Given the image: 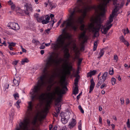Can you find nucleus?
Returning <instances> with one entry per match:
<instances>
[{"label": "nucleus", "instance_id": "nucleus-1", "mask_svg": "<svg viewBox=\"0 0 130 130\" xmlns=\"http://www.w3.org/2000/svg\"><path fill=\"white\" fill-rule=\"evenodd\" d=\"M101 3L97 8L100 11V14L95 17L92 18L91 20V23L88 26H85L86 29L83 30V32L80 35L79 39L86 42L87 39V37L85 35V33L87 30L90 32H92L95 37H97L99 35L98 31L100 28L101 29L102 32L103 34H106L108 30L112 26L110 23L113 21V18L118 13V10L120 6L119 4L116 2L117 0H113V4L115 7V8L113 11L111 15H110L108 20L105 25L104 26L101 24L103 19L104 17L105 13L106 11V8L108 4L111 1V0H101Z\"/></svg>", "mask_w": 130, "mask_h": 130}, {"label": "nucleus", "instance_id": "nucleus-2", "mask_svg": "<svg viewBox=\"0 0 130 130\" xmlns=\"http://www.w3.org/2000/svg\"><path fill=\"white\" fill-rule=\"evenodd\" d=\"M76 4L77 6L73 9L69 10L70 15L69 19L64 21L60 25L61 27L66 26L71 28L75 31L78 26L80 25V29L83 31L86 29L84 19L86 13L91 9L95 8L94 6H89L87 0H77Z\"/></svg>", "mask_w": 130, "mask_h": 130}, {"label": "nucleus", "instance_id": "nucleus-3", "mask_svg": "<svg viewBox=\"0 0 130 130\" xmlns=\"http://www.w3.org/2000/svg\"><path fill=\"white\" fill-rule=\"evenodd\" d=\"M53 57H48L46 61V64L43 71L42 75L35 86L32 91L30 92L31 99L34 100V99L43 101L45 99V93H42L43 91L47 86V83L49 84L52 83L54 80V76L53 75H50L48 70L50 66H53L60 64L63 59L53 58Z\"/></svg>", "mask_w": 130, "mask_h": 130}, {"label": "nucleus", "instance_id": "nucleus-4", "mask_svg": "<svg viewBox=\"0 0 130 130\" xmlns=\"http://www.w3.org/2000/svg\"><path fill=\"white\" fill-rule=\"evenodd\" d=\"M65 30L63 29L62 34L59 36L56 43L51 44V47L55 50L59 48L64 50V57H69L70 55L68 48L71 44V40L70 39V36L68 33L64 32Z\"/></svg>", "mask_w": 130, "mask_h": 130}, {"label": "nucleus", "instance_id": "nucleus-5", "mask_svg": "<svg viewBox=\"0 0 130 130\" xmlns=\"http://www.w3.org/2000/svg\"><path fill=\"white\" fill-rule=\"evenodd\" d=\"M62 79L63 80V81L61 82V84L62 89H61L60 87L59 86L56 87L55 89V93L59 96L56 99H55L56 105H58V103L61 102V98L62 96V95L66 93V91L68 90V89L66 85H63V83L65 80L66 76H63Z\"/></svg>", "mask_w": 130, "mask_h": 130}, {"label": "nucleus", "instance_id": "nucleus-6", "mask_svg": "<svg viewBox=\"0 0 130 130\" xmlns=\"http://www.w3.org/2000/svg\"><path fill=\"white\" fill-rule=\"evenodd\" d=\"M47 95L48 100L46 101L45 108L41 112V116L42 118H45L48 112V107L50 106V104L52 100L55 99V93L54 92H49L47 94Z\"/></svg>", "mask_w": 130, "mask_h": 130}, {"label": "nucleus", "instance_id": "nucleus-7", "mask_svg": "<svg viewBox=\"0 0 130 130\" xmlns=\"http://www.w3.org/2000/svg\"><path fill=\"white\" fill-rule=\"evenodd\" d=\"M64 61V63L63 65L64 71L66 75H69L71 74L70 70L71 69L72 67L69 66L68 63L66 61Z\"/></svg>", "mask_w": 130, "mask_h": 130}, {"label": "nucleus", "instance_id": "nucleus-8", "mask_svg": "<svg viewBox=\"0 0 130 130\" xmlns=\"http://www.w3.org/2000/svg\"><path fill=\"white\" fill-rule=\"evenodd\" d=\"M108 75V73L106 72L104 73L101 77H100V79H99V82L96 86L97 87H98L104 82L107 78Z\"/></svg>", "mask_w": 130, "mask_h": 130}, {"label": "nucleus", "instance_id": "nucleus-9", "mask_svg": "<svg viewBox=\"0 0 130 130\" xmlns=\"http://www.w3.org/2000/svg\"><path fill=\"white\" fill-rule=\"evenodd\" d=\"M72 48L73 50L75 52V54L76 57H78L79 56L80 54V51H83L84 50V47H82L80 49L79 47H77L76 45L73 43L72 46Z\"/></svg>", "mask_w": 130, "mask_h": 130}, {"label": "nucleus", "instance_id": "nucleus-10", "mask_svg": "<svg viewBox=\"0 0 130 130\" xmlns=\"http://www.w3.org/2000/svg\"><path fill=\"white\" fill-rule=\"evenodd\" d=\"M8 25V26L14 30H19L20 28L19 26L17 23L10 22L9 23Z\"/></svg>", "mask_w": 130, "mask_h": 130}, {"label": "nucleus", "instance_id": "nucleus-11", "mask_svg": "<svg viewBox=\"0 0 130 130\" xmlns=\"http://www.w3.org/2000/svg\"><path fill=\"white\" fill-rule=\"evenodd\" d=\"M25 6L26 10L25 11V13L27 15H28L29 14V11H32V10L31 5L30 4H27L25 5Z\"/></svg>", "mask_w": 130, "mask_h": 130}, {"label": "nucleus", "instance_id": "nucleus-12", "mask_svg": "<svg viewBox=\"0 0 130 130\" xmlns=\"http://www.w3.org/2000/svg\"><path fill=\"white\" fill-rule=\"evenodd\" d=\"M28 107L27 113L28 116L30 115L31 113V111L32 110V106L31 102L30 101L28 103Z\"/></svg>", "mask_w": 130, "mask_h": 130}, {"label": "nucleus", "instance_id": "nucleus-13", "mask_svg": "<svg viewBox=\"0 0 130 130\" xmlns=\"http://www.w3.org/2000/svg\"><path fill=\"white\" fill-rule=\"evenodd\" d=\"M120 39L121 42H123L127 46H128L129 45V43L127 40L125 39L123 36H121L120 38Z\"/></svg>", "mask_w": 130, "mask_h": 130}, {"label": "nucleus", "instance_id": "nucleus-14", "mask_svg": "<svg viewBox=\"0 0 130 130\" xmlns=\"http://www.w3.org/2000/svg\"><path fill=\"white\" fill-rule=\"evenodd\" d=\"M7 43L9 44L8 46L9 48L11 50L13 51V47H14L15 46L16 43L12 42H7Z\"/></svg>", "mask_w": 130, "mask_h": 130}, {"label": "nucleus", "instance_id": "nucleus-15", "mask_svg": "<svg viewBox=\"0 0 130 130\" xmlns=\"http://www.w3.org/2000/svg\"><path fill=\"white\" fill-rule=\"evenodd\" d=\"M91 85L90 87V90L89 93H90L91 91L93 90L95 84L93 79H91L90 81Z\"/></svg>", "mask_w": 130, "mask_h": 130}, {"label": "nucleus", "instance_id": "nucleus-16", "mask_svg": "<svg viewBox=\"0 0 130 130\" xmlns=\"http://www.w3.org/2000/svg\"><path fill=\"white\" fill-rule=\"evenodd\" d=\"M59 53L57 52H53L49 53L50 57H57L59 56Z\"/></svg>", "mask_w": 130, "mask_h": 130}, {"label": "nucleus", "instance_id": "nucleus-17", "mask_svg": "<svg viewBox=\"0 0 130 130\" xmlns=\"http://www.w3.org/2000/svg\"><path fill=\"white\" fill-rule=\"evenodd\" d=\"M74 76L76 78L74 80V84L75 86H77L78 83L79 78V76L77 74L75 75Z\"/></svg>", "mask_w": 130, "mask_h": 130}, {"label": "nucleus", "instance_id": "nucleus-18", "mask_svg": "<svg viewBox=\"0 0 130 130\" xmlns=\"http://www.w3.org/2000/svg\"><path fill=\"white\" fill-rule=\"evenodd\" d=\"M75 120L74 119H72V121H71L69 125V126L70 128H72L76 124Z\"/></svg>", "mask_w": 130, "mask_h": 130}, {"label": "nucleus", "instance_id": "nucleus-19", "mask_svg": "<svg viewBox=\"0 0 130 130\" xmlns=\"http://www.w3.org/2000/svg\"><path fill=\"white\" fill-rule=\"evenodd\" d=\"M13 82L14 85L16 86H18L20 82L19 80L17 78H14L13 79Z\"/></svg>", "mask_w": 130, "mask_h": 130}, {"label": "nucleus", "instance_id": "nucleus-20", "mask_svg": "<svg viewBox=\"0 0 130 130\" xmlns=\"http://www.w3.org/2000/svg\"><path fill=\"white\" fill-rule=\"evenodd\" d=\"M29 61V60L27 58H25L22 59L21 62V63L23 65L26 63L28 62Z\"/></svg>", "mask_w": 130, "mask_h": 130}, {"label": "nucleus", "instance_id": "nucleus-21", "mask_svg": "<svg viewBox=\"0 0 130 130\" xmlns=\"http://www.w3.org/2000/svg\"><path fill=\"white\" fill-rule=\"evenodd\" d=\"M73 93L76 95L78 93V86H75L74 89H73Z\"/></svg>", "mask_w": 130, "mask_h": 130}, {"label": "nucleus", "instance_id": "nucleus-22", "mask_svg": "<svg viewBox=\"0 0 130 130\" xmlns=\"http://www.w3.org/2000/svg\"><path fill=\"white\" fill-rule=\"evenodd\" d=\"M77 58L76 59L77 60V65L78 66H80L83 59L82 58H79V57H76Z\"/></svg>", "mask_w": 130, "mask_h": 130}, {"label": "nucleus", "instance_id": "nucleus-23", "mask_svg": "<svg viewBox=\"0 0 130 130\" xmlns=\"http://www.w3.org/2000/svg\"><path fill=\"white\" fill-rule=\"evenodd\" d=\"M32 42L36 44V45H38L40 43V42L36 39H33L32 40Z\"/></svg>", "mask_w": 130, "mask_h": 130}, {"label": "nucleus", "instance_id": "nucleus-24", "mask_svg": "<svg viewBox=\"0 0 130 130\" xmlns=\"http://www.w3.org/2000/svg\"><path fill=\"white\" fill-rule=\"evenodd\" d=\"M61 121L62 123L65 124L68 121V119H67L65 117L62 118H61Z\"/></svg>", "mask_w": 130, "mask_h": 130}, {"label": "nucleus", "instance_id": "nucleus-25", "mask_svg": "<svg viewBox=\"0 0 130 130\" xmlns=\"http://www.w3.org/2000/svg\"><path fill=\"white\" fill-rule=\"evenodd\" d=\"M109 73L110 75H112L114 74V70L113 68L112 67H110L109 69Z\"/></svg>", "mask_w": 130, "mask_h": 130}, {"label": "nucleus", "instance_id": "nucleus-26", "mask_svg": "<svg viewBox=\"0 0 130 130\" xmlns=\"http://www.w3.org/2000/svg\"><path fill=\"white\" fill-rule=\"evenodd\" d=\"M37 116L35 117L32 122V123L34 125H35L37 121Z\"/></svg>", "mask_w": 130, "mask_h": 130}, {"label": "nucleus", "instance_id": "nucleus-27", "mask_svg": "<svg viewBox=\"0 0 130 130\" xmlns=\"http://www.w3.org/2000/svg\"><path fill=\"white\" fill-rule=\"evenodd\" d=\"M21 102V101L20 100H19L15 104V105L18 108H19L20 107L19 104Z\"/></svg>", "mask_w": 130, "mask_h": 130}, {"label": "nucleus", "instance_id": "nucleus-28", "mask_svg": "<svg viewBox=\"0 0 130 130\" xmlns=\"http://www.w3.org/2000/svg\"><path fill=\"white\" fill-rule=\"evenodd\" d=\"M116 79L113 77H112L111 79V82L112 85H115L116 84Z\"/></svg>", "mask_w": 130, "mask_h": 130}, {"label": "nucleus", "instance_id": "nucleus-29", "mask_svg": "<svg viewBox=\"0 0 130 130\" xmlns=\"http://www.w3.org/2000/svg\"><path fill=\"white\" fill-rule=\"evenodd\" d=\"M104 53V49H102L100 50V51L99 53V56L101 57L103 56Z\"/></svg>", "mask_w": 130, "mask_h": 130}, {"label": "nucleus", "instance_id": "nucleus-30", "mask_svg": "<svg viewBox=\"0 0 130 130\" xmlns=\"http://www.w3.org/2000/svg\"><path fill=\"white\" fill-rule=\"evenodd\" d=\"M123 32L124 35L127 34L129 32V31L128 28H126V29H124L123 30Z\"/></svg>", "mask_w": 130, "mask_h": 130}, {"label": "nucleus", "instance_id": "nucleus-31", "mask_svg": "<svg viewBox=\"0 0 130 130\" xmlns=\"http://www.w3.org/2000/svg\"><path fill=\"white\" fill-rule=\"evenodd\" d=\"M98 41L95 42L94 44V47H93V50L94 51H95L97 48Z\"/></svg>", "mask_w": 130, "mask_h": 130}, {"label": "nucleus", "instance_id": "nucleus-32", "mask_svg": "<svg viewBox=\"0 0 130 130\" xmlns=\"http://www.w3.org/2000/svg\"><path fill=\"white\" fill-rule=\"evenodd\" d=\"M43 18L44 17L43 16H42L41 17H38L37 18V19L38 22H42V19H43Z\"/></svg>", "mask_w": 130, "mask_h": 130}, {"label": "nucleus", "instance_id": "nucleus-33", "mask_svg": "<svg viewBox=\"0 0 130 130\" xmlns=\"http://www.w3.org/2000/svg\"><path fill=\"white\" fill-rule=\"evenodd\" d=\"M15 99L17 100L19 98V95L18 93H15L13 95Z\"/></svg>", "mask_w": 130, "mask_h": 130}, {"label": "nucleus", "instance_id": "nucleus-34", "mask_svg": "<svg viewBox=\"0 0 130 130\" xmlns=\"http://www.w3.org/2000/svg\"><path fill=\"white\" fill-rule=\"evenodd\" d=\"M126 124L127 126L128 127H130V124L129 122V119H128L127 120V122L126 123Z\"/></svg>", "mask_w": 130, "mask_h": 130}, {"label": "nucleus", "instance_id": "nucleus-35", "mask_svg": "<svg viewBox=\"0 0 130 130\" xmlns=\"http://www.w3.org/2000/svg\"><path fill=\"white\" fill-rule=\"evenodd\" d=\"M78 108L80 110L81 112L82 113H84V111L83 109L82 108L81 106L80 105H79L78 106Z\"/></svg>", "mask_w": 130, "mask_h": 130}, {"label": "nucleus", "instance_id": "nucleus-36", "mask_svg": "<svg viewBox=\"0 0 130 130\" xmlns=\"http://www.w3.org/2000/svg\"><path fill=\"white\" fill-rule=\"evenodd\" d=\"M48 22L46 20H42V23L43 24H46L48 23Z\"/></svg>", "mask_w": 130, "mask_h": 130}, {"label": "nucleus", "instance_id": "nucleus-37", "mask_svg": "<svg viewBox=\"0 0 130 130\" xmlns=\"http://www.w3.org/2000/svg\"><path fill=\"white\" fill-rule=\"evenodd\" d=\"M50 18V17L48 15H46L45 16V20L48 21V22H49Z\"/></svg>", "mask_w": 130, "mask_h": 130}, {"label": "nucleus", "instance_id": "nucleus-38", "mask_svg": "<svg viewBox=\"0 0 130 130\" xmlns=\"http://www.w3.org/2000/svg\"><path fill=\"white\" fill-rule=\"evenodd\" d=\"M91 74H92V75H95L96 72V70H93L91 71H90Z\"/></svg>", "mask_w": 130, "mask_h": 130}, {"label": "nucleus", "instance_id": "nucleus-39", "mask_svg": "<svg viewBox=\"0 0 130 130\" xmlns=\"http://www.w3.org/2000/svg\"><path fill=\"white\" fill-rule=\"evenodd\" d=\"M11 9L12 10H14L15 8V6L14 4H13L11 6Z\"/></svg>", "mask_w": 130, "mask_h": 130}, {"label": "nucleus", "instance_id": "nucleus-40", "mask_svg": "<svg viewBox=\"0 0 130 130\" xmlns=\"http://www.w3.org/2000/svg\"><path fill=\"white\" fill-rule=\"evenodd\" d=\"M45 46L42 44L40 47V48L41 49H44L45 48Z\"/></svg>", "mask_w": 130, "mask_h": 130}, {"label": "nucleus", "instance_id": "nucleus-41", "mask_svg": "<svg viewBox=\"0 0 130 130\" xmlns=\"http://www.w3.org/2000/svg\"><path fill=\"white\" fill-rule=\"evenodd\" d=\"M106 85L104 83L100 87V88L101 89H102L104 87H106Z\"/></svg>", "mask_w": 130, "mask_h": 130}, {"label": "nucleus", "instance_id": "nucleus-42", "mask_svg": "<svg viewBox=\"0 0 130 130\" xmlns=\"http://www.w3.org/2000/svg\"><path fill=\"white\" fill-rule=\"evenodd\" d=\"M8 4L9 5L11 6L14 4L13 3L11 0H10L8 2Z\"/></svg>", "mask_w": 130, "mask_h": 130}, {"label": "nucleus", "instance_id": "nucleus-43", "mask_svg": "<svg viewBox=\"0 0 130 130\" xmlns=\"http://www.w3.org/2000/svg\"><path fill=\"white\" fill-rule=\"evenodd\" d=\"M120 100L121 101V103L122 104H123L124 103V99L123 98H121L120 99Z\"/></svg>", "mask_w": 130, "mask_h": 130}, {"label": "nucleus", "instance_id": "nucleus-44", "mask_svg": "<svg viewBox=\"0 0 130 130\" xmlns=\"http://www.w3.org/2000/svg\"><path fill=\"white\" fill-rule=\"evenodd\" d=\"M20 47L23 52H26V50L21 45Z\"/></svg>", "mask_w": 130, "mask_h": 130}, {"label": "nucleus", "instance_id": "nucleus-45", "mask_svg": "<svg viewBox=\"0 0 130 130\" xmlns=\"http://www.w3.org/2000/svg\"><path fill=\"white\" fill-rule=\"evenodd\" d=\"M56 109V113L58 114L60 112L59 108V107H58Z\"/></svg>", "mask_w": 130, "mask_h": 130}, {"label": "nucleus", "instance_id": "nucleus-46", "mask_svg": "<svg viewBox=\"0 0 130 130\" xmlns=\"http://www.w3.org/2000/svg\"><path fill=\"white\" fill-rule=\"evenodd\" d=\"M18 62V61H14L12 63L13 64H14L15 65L17 64V63Z\"/></svg>", "mask_w": 130, "mask_h": 130}, {"label": "nucleus", "instance_id": "nucleus-47", "mask_svg": "<svg viewBox=\"0 0 130 130\" xmlns=\"http://www.w3.org/2000/svg\"><path fill=\"white\" fill-rule=\"evenodd\" d=\"M92 75L91 74V72H90L89 73H88L87 74V76L88 77H91L92 76Z\"/></svg>", "mask_w": 130, "mask_h": 130}, {"label": "nucleus", "instance_id": "nucleus-48", "mask_svg": "<svg viewBox=\"0 0 130 130\" xmlns=\"http://www.w3.org/2000/svg\"><path fill=\"white\" fill-rule=\"evenodd\" d=\"M34 16L35 17H36L37 19V18L39 17V14L38 13H35L34 14Z\"/></svg>", "mask_w": 130, "mask_h": 130}, {"label": "nucleus", "instance_id": "nucleus-49", "mask_svg": "<svg viewBox=\"0 0 130 130\" xmlns=\"http://www.w3.org/2000/svg\"><path fill=\"white\" fill-rule=\"evenodd\" d=\"M113 60L114 62H117L118 60V57H114Z\"/></svg>", "mask_w": 130, "mask_h": 130}, {"label": "nucleus", "instance_id": "nucleus-50", "mask_svg": "<svg viewBox=\"0 0 130 130\" xmlns=\"http://www.w3.org/2000/svg\"><path fill=\"white\" fill-rule=\"evenodd\" d=\"M99 122L101 124H102V118L100 117H99Z\"/></svg>", "mask_w": 130, "mask_h": 130}, {"label": "nucleus", "instance_id": "nucleus-51", "mask_svg": "<svg viewBox=\"0 0 130 130\" xmlns=\"http://www.w3.org/2000/svg\"><path fill=\"white\" fill-rule=\"evenodd\" d=\"M53 116L56 117H58V114L57 113H55L53 114Z\"/></svg>", "mask_w": 130, "mask_h": 130}, {"label": "nucleus", "instance_id": "nucleus-52", "mask_svg": "<svg viewBox=\"0 0 130 130\" xmlns=\"http://www.w3.org/2000/svg\"><path fill=\"white\" fill-rule=\"evenodd\" d=\"M82 94V92L80 93L77 96V100H79L80 98V96Z\"/></svg>", "mask_w": 130, "mask_h": 130}, {"label": "nucleus", "instance_id": "nucleus-53", "mask_svg": "<svg viewBox=\"0 0 130 130\" xmlns=\"http://www.w3.org/2000/svg\"><path fill=\"white\" fill-rule=\"evenodd\" d=\"M51 86H48V88L47 89V90L48 91H50L51 90Z\"/></svg>", "mask_w": 130, "mask_h": 130}, {"label": "nucleus", "instance_id": "nucleus-54", "mask_svg": "<svg viewBox=\"0 0 130 130\" xmlns=\"http://www.w3.org/2000/svg\"><path fill=\"white\" fill-rule=\"evenodd\" d=\"M56 21H54V20H53L52 21H51V23L52 24V26H53L55 22Z\"/></svg>", "mask_w": 130, "mask_h": 130}, {"label": "nucleus", "instance_id": "nucleus-55", "mask_svg": "<svg viewBox=\"0 0 130 130\" xmlns=\"http://www.w3.org/2000/svg\"><path fill=\"white\" fill-rule=\"evenodd\" d=\"M78 127L79 130H81V124L78 125Z\"/></svg>", "mask_w": 130, "mask_h": 130}, {"label": "nucleus", "instance_id": "nucleus-56", "mask_svg": "<svg viewBox=\"0 0 130 130\" xmlns=\"http://www.w3.org/2000/svg\"><path fill=\"white\" fill-rule=\"evenodd\" d=\"M61 20H59L58 22L57 23V26H58L60 24V23H61Z\"/></svg>", "mask_w": 130, "mask_h": 130}, {"label": "nucleus", "instance_id": "nucleus-57", "mask_svg": "<svg viewBox=\"0 0 130 130\" xmlns=\"http://www.w3.org/2000/svg\"><path fill=\"white\" fill-rule=\"evenodd\" d=\"M50 44L51 43H45V45L46 46H48L50 45Z\"/></svg>", "mask_w": 130, "mask_h": 130}, {"label": "nucleus", "instance_id": "nucleus-58", "mask_svg": "<svg viewBox=\"0 0 130 130\" xmlns=\"http://www.w3.org/2000/svg\"><path fill=\"white\" fill-rule=\"evenodd\" d=\"M2 44H3L5 46H7V44L5 41H4V42L2 43Z\"/></svg>", "mask_w": 130, "mask_h": 130}, {"label": "nucleus", "instance_id": "nucleus-59", "mask_svg": "<svg viewBox=\"0 0 130 130\" xmlns=\"http://www.w3.org/2000/svg\"><path fill=\"white\" fill-rule=\"evenodd\" d=\"M112 118L113 119L115 120L116 121L117 120V119L116 116H112Z\"/></svg>", "mask_w": 130, "mask_h": 130}, {"label": "nucleus", "instance_id": "nucleus-60", "mask_svg": "<svg viewBox=\"0 0 130 130\" xmlns=\"http://www.w3.org/2000/svg\"><path fill=\"white\" fill-rule=\"evenodd\" d=\"M129 102V100L128 99H127L126 100V103L127 104H128Z\"/></svg>", "mask_w": 130, "mask_h": 130}, {"label": "nucleus", "instance_id": "nucleus-61", "mask_svg": "<svg viewBox=\"0 0 130 130\" xmlns=\"http://www.w3.org/2000/svg\"><path fill=\"white\" fill-rule=\"evenodd\" d=\"M107 123L109 126L110 125V122L108 119L107 120Z\"/></svg>", "mask_w": 130, "mask_h": 130}, {"label": "nucleus", "instance_id": "nucleus-62", "mask_svg": "<svg viewBox=\"0 0 130 130\" xmlns=\"http://www.w3.org/2000/svg\"><path fill=\"white\" fill-rule=\"evenodd\" d=\"M118 79L119 81H120L121 79V77L120 75H119V76L118 77Z\"/></svg>", "mask_w": 130, "mask_h": 130}, {"label": "nucleus", "instance_id": "nucleus-63", "mask_svg": "<svg viewBox=\"0 0 130 130\" xmlns=\"http://www.w3.org/2000/svg\"><path fill=\"white\" fill-rule=\"evenodd\" d=\"M40 53L42 55L44 53V51L43 50H41L40 51Z\"/></svg>", "mask_w": 130, "mask_h": 130}, {"label": "nucleus", "instance_id": "nucleus-64", "mask_svg": "<svg viewBox=\"0 0 130 130\" xmlns=\"http://www.w3.org/2000/svg\"><path fill=\"white\" fill-rule=\"evenodd\" d=\"M54 15L53 14H51L50 15V17L52 19H53V18L54 17Z\"/></svg>", "mask_w": 130, "mask_h": 130}]
</instances>
